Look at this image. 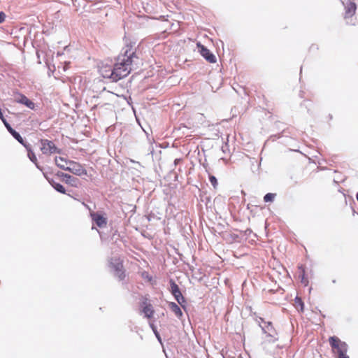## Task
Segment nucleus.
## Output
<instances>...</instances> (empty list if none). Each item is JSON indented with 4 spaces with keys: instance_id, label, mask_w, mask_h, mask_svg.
<instances>
[{
    "instance_id": "7c9ffc66",
    "label": "nucleus",
    "mask_w": 358,
    "mask_h": 358,
    "mask_svg": "<svg viewBox=\"0 0 358 358\" xmlns=\"http://www.w3.org/2000/svg\"><path fill=\"white\" fill-rule=\"evenodd\" d=\"M65 177L71 179V180L73 181V182H75L76 180H78L76 178H72L71 176L66 175Z\"/></svg>"
},
{
    "instance_id": "ddd939ff",
    "label": "nucleus",
    "mask_w": 358,
    "mask_h": 358,
    "mask_svg": "<svg viewBox=\"0 0 358 358\" xmlns=\"http://www.w3.org/2000/svg\"><path fill=\"white\" fill-rule=\"evenodd\" d=\"M169 307L171 310L174 313V314L179 318L182 316V312L180 310V307L174 302H171L169 303Z\"/></svg>"
},
{
    "instance_id": "f3484780",
    "label": "nucleus",
    "mask_w": 358,
    "mask_h": 358,
    "mask_svg": "<svg viewBox=\"0 0 358 358\" xmlns=\"http://www.w3.org/2000/svg\"><path fill=\"white\" fill-rule=\"evenodd\" d=\"M207 172H208L209 180H210L211 185H213L214 189H217V185H218L217 178L214 176H213L211 173H210L208 171H207Z\"/></svg>"
},
{
    "instance_id": "a878e982",
    "label": "nucleus",
    "mask_w": 358,
    "mask_h": 358,
    "mask_svg": "<svg viewBox=\"0 0 358 358\" xmlns=\"http://www.w3.org/2000/svg\"><path fill=\"white\" fill-rule=\"evenodd\" d=\"M106 67L101 69L102 76L104 77V74H110L113 69H109L108 70H106Z\"/></svg>"
},
{
    "instance_id": "0eeeda50",
    "label": "nucleus",
    "mask_w": 358,
    "mask_h": 358,
    "mask_svg": "<svg viewBox=\"0 0 358 358\" xmlns=\"http://www.w3.org/2000/svg\"><path fill=\"white\" fill-rule=\"evenodd\" d=\"M65 170L77 176L87 174L85 169L80 164L73 161H71L70 163H69V166Z\"/></svg>"
},
{
    "instance_id": "9d476101",
    "label": "nucleus",
    "mask_w": 358,
    "mask_h": 358,
    "mask_svg": "<svg viewBox=\"0 0 358 358\" xmlns=\"http://www.w3.org/2000/svg\"><path fill=\"white\" fill-rule=\"evenodd\" d=\"M356 9L357 6L355 3L352 1L348 2L345 7V17L347 18L353 16L356 13Z\"/></svg>"
},
{
    "instance_id": "2eb2a0df",
    "label": "nucleus",
    "mask_w": 358,
    "mask_h": 358,
    "mask_svg": "<svg viewBox=\"0 0 358 358\" xmlns=\"http://www.w3.org/2000/svg\"><path fill=\"white\" fill-rule=\"evenodd\" d=\"M294 306L297 310H300L301 312L303 311L304 303L300 297L296 296L294 299Z\"/></svg>"
},
{
    "instance_id": "6e6552de",
    "label": "nucleus",
    "mask_w": 358,
    "mask_h": 358,
    "mask_svg": "<svg viewBox=\"0 0 358 358\" xmlns=\"http://www.w3.org/2000/svg\"><path fill=\"white\" fill-rule=\"evenodd\" d=\"M199 48V51L201 55L210 63H215L216 58L210 52L208 49H207L205 46L202 45H198Z\"/></svg>"
},
{
    "instance_id": "c85d7f7f",
    "label": "nucleus",
    "mask_w": 358,
    "mask_h": 358,
    "mask_svg": "<svg viewBox=\"0 0 358 358\" xmlns=\"http://www.w3.org/2000/svg\"><path fill=\"white\" fill-rule=\"evenodd\" d=\"M0 119L2 120V122L4 123L6 120L3 117V115L1 112V110L0 109Z\"/></svg>"
},
{
    "instance_id": "9b49d317",
    "label": "nucleus",
    "mask_w": 358,
    "mask_h": 358,
    "mask_svg": "<svg viewBox=\"0 0 358 358\" xmlns=\"http://www.w3.org/2000/svg\"><path fill=\"white\" fill-rule=\"evenodd\" d=\"M17 102L25 105L27 107H28L30 109H34L35 104L34 103L29 99L26 96L23 94H20L19 99L17 100Z\"/></svg>"
},
{
    "instance_id": "dca6fc26",
    "label": "nucleus",
    "mask_w": 358,
    "mask_h": 358,
    "mask_svg": "<svg viewBox=\"0 0 358 358\" xmlns=\"http://www.w3.org/2000/svg\"><path fill=\"white\" fill-rule=\"evenodd\" d=\"M299 268L301 270L300 273L301 282L304 286H307L308 285V280L305 275V270L302 266H299Z\"/></svg>"
},
{
    "instance_id": "a211bd4d",
    "label": "nucleus",
    "mask_w": 358,
    "mask_h": 358,
    "mask_svg": "<svg viewBox=\"0 0 358 358\" xmlns=\"http://www.w3.org/2000/svg\"><path fill=\"white\" fill-rule=\"evenodd\" d=\"M52 185L57 192L62 194L65 193V188L62 185L54 182L52 183Z\"/></svg>"
},
{
    "instance_id": "7ed1b4c3",
    "label": "nucleus",
    "mask_w": 358,
    "mask_h": 358,
    "mask_svg": "<svg viewBox=\"0 0 358 358\" xmlns=\"http://www.w3.org/2000/svg\"><path fill=\"white\" fill-rule=\"evenodd\" d=\"M258 322L263 331L270 338L267 340L268 342H274L278 340V333L271 322L266 321L262 317H259Z\"/></svg>"
},
{
    "instance_id": "aec40b11",
    "label": "nucleus",
    "mask_w": 358,
    "mask_h": 358,
    "mask_svg": "<svg viewBox=\"0 0 358 358\" xmlns=\"http://www.w3.org/2000/svg\"><path fill=\"white\" fill-rule=\"evenodd\" d=\"M148 305H152L149 299L146 296H142L141 298V307L143 308V307L148 306Z\"/></svg>"
},
{
    "instance_id": "f03ea898",
    "label": "nucleus",
    "mask_w": 358,
    "mask_h": 358,
    "mask_svg": "<svg viewBox=\"0 0 358 358\" xmlns=\"http://www.w3.org/2000/svg\"><path fill=\"white\" fill-rule=\"evenodd\" d=\"M329 343L336 358H350L347 355L348 345L345 342L341 341L338 336H333L329 338Z\"/></svg>"
},
{
    "instance_id": "423d86ee",
    "label": "nucleus",
    "mask_w": 358,
    "mask_h": 358,
    "mask_svg": "<svg viewBox=\"0 0 358 358\" xmlns=\"http://www.w3.org/2000/svg\"><path fill=\"white\" fill-rule=\"evenodd\" d=\"M171 285V292L174 296L176 300L178 302L179 304L182 307H184V303H185V299L182 296L178 285L173 280H170Z\"/></svg>"
},
{
    "instance_id": "6ab92c4d",
    "label": "nucleus",
    "mask_w": 358,
    "mask_h": 358,
    "mask_svg": "<svg viewBox=\"0 0 358 358\" xmlns=\"http://www.w3.org/2000/svg\"><path fill=\"white\" fill-rule=\"evenodd\" d=\"M276 194L274 193H268L264 197V201L265 202H273L275 199Z\"/></svg>"
},
{
    "instance_id": "c756f323",
    "label": "nucleus",
    "mask_w": 358,
    "mask_h": 358,
    "mask_svg": "<svg viewBox=\"0 0 358 358\" xmlns=\"http://www.w3.org/2000/svg\"><path fill=\"white\" fill-rule=\"evenodd\" d=\"M182 162V159H176L174 160V164L175 165H177L179 163H180Z\"/></svg>"
},
{
    "instance_id": "f8f14e48",
    "label": "nucleus",
    "mask_w": 358,
    "mask_h": 358,
    "mask_svg": "<svg viewBox=\"0 0 358 358\" xmlns=\"http://www.w3.org/2000/svg\"><path fill=\"white\" fill-rule=\"evenodd\" d=\"M55 161L56 165L63 170H65L69 166V163L71 162L63 157H56Z\"/></svg>"
},
{
    "instance_id": "5701e85b",
    "label": "nucleus",
    "mask_w": 358,
    "mask_h": 358,
    "mask_svg": "<svg viewBox=\"0 0 358 358\" xmlns=\"http://www.w3.org/2000/svg\"><path fill=\"white\" fill-rule=\"evenodd\" d=\"M4 124L12 136H14V134L17 133V131L14 130L6 121L4 122Z\"/></svg>"
},
{
    "instance_id": "f257e3e1",
    "label": "nucleus",
    "mask_w": 358,
    "mask_h": 358,
    "mask_svg": "<svg viewBox=\"0 0 358 358\" xmlns=\"http://www.w3.org/2000/svg\"><path fill=\"white\" fill-rule=\"evenodd\" d=\"M134 58L137 59L135 52L131 48L127 49L119 57L118 62L115 64L110 74H104V78H109L116 82L126 77L132 71Z\"/></svg>"
},
{
    "instance_id": "20e7f679",
    "label": "nucleus",
    "mask_w": 358,
    "mask_h": 358,
    "mask_svg": "<svg viewBox=\"0 0 358 358\" xmlns=\"http://www.w3.org/2000/svg\"><path fill=\"white\" fill-rule=\"evenodd\" d=\"M110 265L115 272V275L122 280L125 278L126 274L124 269L123 262L120 258L112 259Z\"/></svg>"
},
{
    "instance_id": "393cba45",
    "label": "nucleus",
    "mask_w": 358,
    "mask_h": 358,
    "mask_svg": "<svg viewBox=\"0 0 358 358\" xmlns=\"http://www.w3.org/2000/svg\"><path fill=\"white\" fill-rule=\"evenodd\" d=\"M18 142H20V143H23V138H22V136H20V134L17 132L14 134V136H13Z\"/></svg>"
},
{
    "instance_id": "cd10ccee",
    "label": "nucleus",
    "mask_w": 358,
    "mask_h": 358,
    "mask_svg": "<svg viewBox=\"0 0 358 358\" xmlns=\"http://www.w3.org/2000/svg\"><path fill=\"white\" fill-rule=\"evenodd\" d=\"M29 158L32 161V162H34L36 160V156L34 155V153H32L31 155V154H29Z\"/></svg>"
},
{
    "instance_id": "39448f33",
    "label": "nucleus",
    "mask_w": 358,
    "mask_h": 358,
    "mask_svg": "<svg viewBox=\"0 0 358 358\" xmlns=\"http://www.w3.org/2000/svg\"><path fill=\"white\" fill-rule=\"evenodd\" d=\"M41 150L43 154L50 155L58 152L55 143L48 139L41 140Z\"/></svg>"
},
{
    "instance_id": "1a4fd4ad",
    "label": "nucleus",
    "mask_w": 358,
    "mask_h": 358,
    "mask_svg": "<svg viewBox=\"0 0 358 358\" xmlns=\"http://www.w3.org/2000/svg\"><path fill=\"white\" fill-rule=\"evenodd\" d=\"M91 217L96 224L99 227H104L107 224L106 218L98 213H91Z\"/></svg>"
},
{
    "instance_id": "bb28decb",
    "label": "nucleus",
    "mask_w": 358,
    "mask_h": 358,
    "mask_svg": "<svg viewBox=\"0 0 358 358\" xmlns=\"http://www.w3.org/2000/svg\"><path fill=\"white\" fill-rule=\"evenodd\" d=\"M6 14L3 12L0 13V23H2L5 21Z\"/></svg>"
},
{
    "instance_id": "b1692460",
    "label": "nucleus",
    "mask_w": 358,
    "mask_h": 358,
    "mask_svg": "<svg viewBox=\"0 0 358 358\" xmlns=\"http://www.w3.org/2000/svg\"><path fill=\"white\" fill-rule=\"evenodd\" d=\"M141 275L144 279H146L149 282H151L152 280V277L150 276L149 273L146 271L143 272Z\"/></svg>"
},
{
    "instance_id": "412c9836",
    "label": "nucleus",
    "mask_w": 358,
    "mask_h": 358,
    "mask_svg": "<svg viewBox=\"0 0 358 358\" xmlns=\"http://www.w3.org/2000/svg\"><path fill=\"white\" fill-rule=\"evenodd\" d=\"M4 124L12 136H14V134L17 133V131L14 130L6 121L4 122Z\"/></svg>"
},
{
    "instance_id": "4468645a",
    "label": "nucleus",
    "mask_w": 358,
    "mask_h": 358,
    "mask_svg": "<svg viewBox=\"0 0 358 358\" xmlns=\"http://www.w3.org/2000/svg\"><path fill=\"white\" fill-rule=\"evenodd\" d=\"M142 313H144L145 317L150 319L153 317L155 310L152 305H148V306H145L142 308Z\"/></svg>"
},
{
    "instance_id": "4be33fe9",
    "label": "nucleus",
    "mask_w": 358,
    "mask_h": 358,
    "mask_svg": "<svg viewBox=\"0 0 358 358\" xmlns=\"http://www.w3.org/2000/svg\"><path fill=\"white\" fill-rule=\"evenodd\" d=\"M4 124L12 136H14V134L17 133V131L14 130L6 121L4 122Z\"/></svg>"
}]
</instances>
